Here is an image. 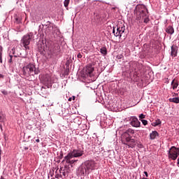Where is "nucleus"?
Here are the masks:
<instances>
[{
  "mask_svg": "<svg viewBox=\"0 0 179 179\" xmlns=\"http://www.w3.org/2000/svg\"><path fill=\"white\" fill-rule=\"evenodd\" d=\"M160 124H162V121L160 120H155V122L153 123V126L154 127H157V125H160Z\"/></svg>",
  "mask_w": 179,
  "mask_h": 179,
  "instance_id": "412c9836",
  "label": "nucleus"
},
{
  "mask_svg": "<svg viewBox=\"0 0 179 179\" xmlns=\"http://www.w3.org/2000/svg\"><path fill=\"white\" fill-rule=\"evenodd\" d=\"M94 71V67L92 66V64H88L85 68V73L86 75H92L93 73V71Z\"/></svg>",
  "mask_w": 179,
  "mask_h": 179,
  "instance_id": "9d476101",
  "label": "nucleus"
},
{
  "mask_svg": "<svg viewBox=\"0 0 179 179\" xmlns=\"http://www.w3.org/2000/svg\"><path fill=\"white\" fill-rule=\"evenodd\" d=\"M131 125H132V127H135L136 128H138L141 127V122L138 120V118L133 117L131 119Z\"/></svg>",
  "mask_w": 179,
  "mask_h": 179,
  "instance_id": "9b49d317",
  "label": "nucleus"
},
{
  "mask_svg": "<svg viewBox=\"0 0 179 179\" xmlns=\"http://www.w3.org/2000/svg\"><path fill=\"white\" fill-rule=\"evenodd\" d=\"M178 164H179V159H178Z\"/></svg>",
  "mask_w": 179,
  "mask_h": 179,
  "instance_id": "58836bf2",
  "label": "nucleus"
},
{
  "mask_svg": "<svg viewBox=\"0 0 179 179\" xmlns=\"http://www.w3.org/2000/svg\"><path fill=\"white\" fill-rule=\"evenodd\" d=\"M144 174H145V177H148V173L146 171H144Z\"/></svg>",
  "mask_w": 179,
  "mask_h": 179,
  "instance_id": "473e14b6",
  "label": "nucleus"
},
{
  "mask_svg": "<svg viewBox=\"0 0 179 179\" xmlns=\"http://www.w3.org/2000/svg\"><path fill=\"white\" fill-rule=\"evenodd\" d=\"M84 167L85 168V174H90V171L96 169V162L93 160H88L84 163Z\"/></svg>",
  "mask_w": 179,
  "mask_h": 179,
  "instance_id": "20e7f679",
  "label": "nucleus"
},
{
  "mask_svg": "<svg viewBox=\"0 0 179 179\" xmlns=\"http://www.w3.org/2000/svg\"><path fill=\"white\" fill-rule=\"evenodd\" d=\"M3 94H8V92L6 91H2Z\"/></svg>",
  "mask_w": 179,
  "mask_h": 179,
  "instance_id": "2f4dec72",
  "label": "nucleus"
},
{
  "mask_svg": "<svg viewBox=\"0 0 179 179\" xmlns=\"http://www.w3.org/2000/svg\"><path fill=\"white\" fill-rule=\"evenodd\" d=\"M59 172L62 174V177L68 176V173L65 172V170L60 169L59 170Z\"/></svg>",
  "mask_w": 179,
  "mask_h": 179,
  "instance_id": "a211bd4d",
  "label": "nucleus"
},
{
  "mask_svg": "<svg viewBox=\"0 0 179 179\" xmlns=\"http://www.w3.org/2000/svg\"><path fill=\"white\" fill-rule=\"evenodd\" d=\"M129 134H135V131L134 129H129L127 131H125L123 134V138H131V136Z\"/></svg>",
  "mask_w": 179,
  "mask_h": 179,
  "instance_id": "ddd939ff",
  "label": "nucleus"
},
{
  "mask_svg": "<svg viewBox=\"0 0 179 179\" xmlns=\"http://www.w3.org/2000/svg\"><path fill=\"white\" fill-rule=\"evenodd\" d=\"M15 22H16L17 23H21V22H22V18H20V17H15Z\"/></svg>",
  "mask_w": 179,
  "mask_h": 179,
  "instance_id": "b1692460",
  "label": "nucleus"
},
{
  "mask_svg": "<svg viewBox=\"0 0 179 179\" xmlns=\"http://www.w3.org/2000/svg\"><path fill=\"white\" fill-rule=\"evenodd\" d=\"M178 96V93H174V94H173V96Z\"/></svg>",
  "mask_w": 179,
  "mask_h": 179,
  "instance_id": "72a5a7b5",
  "label": "nucleus"
},
{
  "mask_svg": "<svg viewBox=\"0 0 179 179\" xmlns=\"http://www.w3.org/2000/svg\"><path fill=\"white\" fill-rule=\"evenodd\" d=\"M101 52L103 54V55H107V48H101Z\"/></svg>",
  "mask_w": 179,
  "mask_h": 179,
  "instance_id": "4be33fe9",
  "label": "nucleus"
},
{
  "mask_svg": "<svg viewBox=\"0 0 179 179\" xmlns=\"http://www.w3.org/2000/svg\"><path fill=\"white\" fill-rule=\"evenodd\" d=\"M171 55L173 57H176L177 56V52H178V47L176 45H173L171 48Z\"/></svg>",
  "mask_w": 179,
  "mask_h": 179,
  "instance_id": "1a4fd4ad",
  "label": "nucleus"
},
{
  "mask_svg": "<svg viewBox=\"0 0 179 179\" xmlns=\"http://www.w3.org/2000/svg\"><path fill=\"white\" fill-rule=\"evenodd\" d=\"M77 174L78 176H85V174H86V168L84 166L78 167Z\"/></svg>",
  "mask_w": 179,
  "mask_h": 179,
  "instance_id": "f8f14e48",
  "label": "nucleus"
},
{
  "mask_svg": "<svg viewBox=\"0 0 179 179\" xmlns=\"http://www.w3.org/2000/svg\"><path fill=\"white\" fill-rule=\"evenodd\" d=\"M166 31L168 34H174V28L173 26H168L166 29Z\"/></svg>",
  "mask_w": 179,
  "mask_h": 179,
  "instance_id": "4468645a",
  "label": "nucleus"
},
{
  "mask_svg": "<svg viewBox=\"0 0 179 179\" xmlns=\"http://www.w3.org/2000/svg\"><path fill=\"white\" fill-rule=\"evenodd\" d=\"M33 38V33L30 32L27 35H24L22 38V43L25 48V50H29V44H30V41Z\"/></svg>",
  "mask_w": 179,
  "mask_h": 179,
  "instance_id": "39448f33",
  "label": "nucleus"
},
{
  "mask_svg": "<svg viewBox=\"0 0 179 179\" xmlns=\"http://www.w3.org/2000/svg\"><path fill=\"white\" fill-rule=\"evenodd\" d=\"M145 117H146L145 115H143V113H141L140 115H139V118L140 120H143L145 118Z\"/></svg>",
  "mask_w": 179,
  "mask_h": 179,
  "instance_id": "bb28decb",
  "label": "nucleus"
},
{
  "mask_svg": "<svg viewBox=\"0 0 179 179\" xmlns=\"http://www.w3.org/2000/svg\"><path fill=\"white\" fill-rule=\"evenodd\" d=\"M0 179H5V178L1 176Z\"/></svg>",
  "mask_w": 179,
  "mask_h": 179,
  "instance_id": "ea45409f",
  "label": "nucleus"
},
{
  "mask_svg": "<svg viewBox=\"0 0 179 179\" xmlns=\"http://www.w3.org/2000/svg\"><path fill=\"white\" fill-rule=\"evenodd\" d=\"M23 73L24 75H38L40 71L36 69V66L33 64H29L27 66L23 67Z\"/></svg>",
  "mask_w": 179,
  "mask_h": 179,
  "instance_id": "7ed1b4c3",
  "label": "nucleus"
},
{
  "mask_svg": "<svg viewBox=\"0 0 179 179\" xmlns=\"http://www.w3.org/2000/svg\"><path fill=\"white\" fill-rule=\"evenodd\" d=\"M85 153V151L80 149H74L71 151L65 157L64 161L68 164H73V163H76L78 160H73V157H82Z\"/></svg>",
  "mask_w": 179,
  "mask_h": 179,
  "instance_id": "f257e3e1",
  "label": "nucleus"
},
{
  "mask_svg": "<svg viewBox=\"0 0 179 179\" xmlns=\"http://www.w3.org/2000/svg\"><path fill=\"white\" fill-rule=\"evenodd\" d=\"M124 140H122V143L128 146V148H135V139L131 137H124Z\"/></svg>",
  "mask_w": 179,
  "mask_h": 179,
  "instance_id": "6e6552de",
  "label": "nucleus"
},
{
  "mask_svg": "<svg viewBox=\"0 0 179 179\" xmlns=\"http://www.w3.org/2000/svg\"><path fill=\"white\" fill-rule=\"evenodd\" d=\"M3 120H5V116H3L2 114H0V121L2 122Z\"/></svg>",
  "mask_w": 179,
  "mask_h": 179,
  "instance_id": "a878e982",
  "label": "nucleus"
},
{
  "mask_svg": "<svg viewBox=\"0 0 179 179\" xmlns=\"http://www.w3.org/2000/svg\"><path fill=\"white\" fill-rule=\"evenodd\" d=\"M117 32L115 33V27H113V33L115 34V37H122V34L125 33V25L122 24L117 27Z\"/></svg>",
  "mask_w": 179,
  "mask_h": 179,
  "instance_id": "0eeeda50",
  "label": "nucleus"
},
{
  "mask_svg": "<svg viewBox=\"0 0 179 179\" xmlns=\"http://www.w3.org/2000/svg\"><path fill=\"white\" fill-rule=\"evenodd\" d=\"M171 86L173 87V90H176V87H178V83L176 80H173L171 82Z\"/></svg>",
  "mask_w": 179,
  "mask_h": 179,
  "instance_id": "dca6fc26",
  "label": "nucleus"
},
{
  "mask_svg": "<svg viewBox=\"0 0 179 179\" xmlns=\"http://www.w3.org/2000/svg\"><path fill=\"white\" fill-rule=\"evenodd\" d=\"M148 8L143 5L138 6L136 11V20L137 22L141 23L143 20V17L148 15Z\"/></svg>",
  "mask_w": 179,
  "mask_h": 179,
  "instance_id": "f03ea898",
  "label": "nucleus"
},
{
  "mask_svg": "<svg viewBox=\"0 0 179 179\" xmlns=\"http://www.w3.org/2000/svg\"><path fill=\"white\" fill-rule=\"evenodd\" d=\"M72 99H73V100H75V96H73L72 97Z\"/></svg>",
  "mask_w": 179,
  "mask_h": 179,
  "instance_id": "e433bc0d",
  "label": "nucleus"
},
{
  "mask_svg": "<svg viewBox=\"0 0 179 179\" xmlns=\"http://www.w3.org/2000/svg\"><path fill=\"white\" fill-rule=\"evenodd\" d=\"M55 178H62V174L58 170L56 171Z\"/></svg>",
  "mask_w": 179,
  "mask_h": 179,
  "instance_id": "aec40b11",
  "label": "nucleus"
},
{
  "mask_svg": "<svg viewBox=\"0 0 179 179\" xmlns=\"http://www.w3.org/2000/svg\"><path fill=\"white\" fill-rule=\"evenodd\" d=\"M12 58H13V56L10 55V59L8 60V62H10V64H12Z\"/></svg>",
  "mask_w": 179,
  "mask_h": 179,
  "instance_id": "c756f323",
  "label": "nucleus"
},
{
  "mask_svg": "<svg viewBox=\"0 0 179 179\" xmlns=\"http://www.w3.org/2000/svg\"><path fill=\"white\" fill-rule=\"evenodd\" d=\"M141 179H148V178H142Z\"/></svg>",
  "mask_w": 179,
  "mask_h": 179,
  "instance_id": "a19ab883",
  "label": "nucleus"
},
{
  "mask_svg": "<svg viewBox=\"0 0 179 179\" xmlns=\"http://www.w3.org/2000/svg\"><path fill=\"white\" fill-rule=\"evenodd\" d=\"M0 162H1V150H0Z\"/></svg>",
  "mask_w": 179,
  "mask_h": 179,
  "instance_id": "4c0bfd02",
  "label": "nucleus"
},
{
  "mask_svg": "<svg viewBox=\"0 0 179 179\" xmlns=\"http://www.w3.org/2000/svg\"><path fill=\"white\" fill-rule=\"evenodd\" d=\"M157 136H159V133L157 131H154L150 134V139H156Z\"/></svg>",
  "mask_w": 179,
  "mask_h": 179,
  "instance_id": "2eb2a0df",
  "label": "nucleus"
},
{
  "mask_svg": "<svg viewBox=\"0 0 179 179\" xmlns=\"http://www.w3.org/2000/svg\"><path fill=\"white\" fill-rule=\"evenodd\" d=\"M141 122H142L144 125H148V120H141Z\"/></svg>",
  "mask_w": 179,
  "mask_h": 179,
  "instance_id": "cd10ccee",
  "label": "nucleus"
},
{
  "mask_svg": "<svg viewBox=\"0 0 179 179\" xmlns=\"http://www.w3.org/2000/svg\"><path fill=\"white\" fill-rule=\"evenodd\" d=\"M143 20L144 23H149L150 20L149 19V16L148 15V14H146V15L144 16V17L143 18Z\"/></svg>",
  "mask_w": 179,
  "mask_h": 179,
  "instance_id": "6ab92c4d",
  "label": "nucleus"
},
{
  "mask_svg": "<svg viewBox=\"0 0 179 179\" xmlns=\"http://www.w3.org/2000/svg\"><path fill=\"white\" fill-rule=\"evenodd\" d=\"M36 142H37L38 143H40V139H38V138L36 139Z\"/></svg>",
  "mask_w": 179,
  "mask_h": 179,
  "instance_id": "f704fd0d",
  "label": "nucleus"
},
{
  "mask_svg": "<svg viewBox=\"0 0 179 179\" xmlns=\"http://www.w3.org/2000/svg\"><path fill=\"white\" fill-rule=\"evenodd\" d=\"M178 153L179 148L172 146L168 152V157L169 159H171L172 160H176L178 157Z\"/></svg>",
  "mask_w": 179,
  "mask_h": 179,
  "instance_id": "423d86ee",
  "label": "nucleus"
},
{
  "mask_svg": "<svg viewBox=\"0 0 179 179\" xmlns=\"http://www.w3.org/2000/svg\"><path fill=\"white\" fill-rule=\"evenodd\" d=\"M0 64H2V48H0Z\"/></svg>",
  "mask_w": 179,
  "mask_h": 179,
  "instance_id": "393cba45",
  "label": "nucleus"
},
{
  "mask_svg": "<svg viewBox=\"0 0 179 179\" xmlns=\"http://www.w3.org/2000/svg\"><path fill=\"white\" fill-rule=\"evenodd\" d=\"M77 57H78V59L82 58V54L78 53V55H77Z\"/></svg>",
  "mask_w": 179,
  "mask_h": 179,
  "instance_id": "7c9ffc66",
  "label": "nucleus"
},
{
  "mask_svg": "<svg viewBox=\"0 0 179 179\" xmlns=\"http://www.w3.org/2000/svg\"><path fill=\"white\" fill-rule=\"evenodd\" d=\"M169 101H170V103H175L176 104H178L179 98L178 97L170 98Z\"/></svg>",
  "mask_w": 179,
  "mask_h": 179,
  "instance_id": "f3484780",
  "label": "nucleus"
},
{
  "mask_svg": "<svg viewBox=\"0 0 179 179\" xmlns=\"http://www.w3.org/2000/svg\"><path fill=\"white\" fill-rule=\"evenodd\" d=\"M69 101H72V98H69Z\"/></svg>",
  "mask_w": 179,
  "mask_h": 179,
  "instance_id": "c9c22d12",
  "label": "nucleus"
},
{
  "mask_svg": "<svg viewBox=\"0 0 179 179\" xmlns=\"http://www.w3.org/2000/svg\"><path fill=\"white\" fill-rule=\"evenodd\" d=\"M70 0H65L64 2V5L65 8H68V6L69 5Z\"/></svg>",
  "mask_w": 179,
  "mask_h": 179,
  "instance_id": "5701e85b",
  "label": "nucleus"
},
{
  "mask_svg": "<svg viewBox=\"0 0 179 179\" xmlns=\"http://www.w3.org/2000/svg\"><path fill=\"white\" fill-rule=\"evenodd\" d=\"M100 19V15H96L95 17V22H99V20Z\"/></svg>",
  "mask_w": 179,
  "mask_h": 179,
  "instance_id": "c85d7f7f",
  "label": "nucleus"
}]
</instances>
